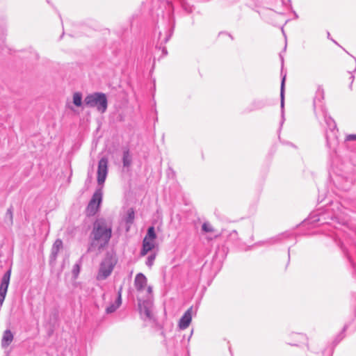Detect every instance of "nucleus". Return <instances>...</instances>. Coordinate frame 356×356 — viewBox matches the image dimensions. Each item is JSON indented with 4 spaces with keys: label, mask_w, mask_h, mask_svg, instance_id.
<instances>
[{
    "label": "nucleus",
    "mask_w": 356,
    "mask_h": 356,
    "mask_svg": "<svg viewBox=\"0 0 356 356\" xmlns=\"http://www.w3.org/2000/svg\"><path fill=\"white\" fill-rule=\"evenodd\" d=\"M73 103L76 106L82 105V95L81 92H76L73 95Z\"/></svg>",
    "instance_id": "f3484780"
},
{
    "label": "nucleus",
    "mask_w": 356,
    "mask_h": 356,
    "mask_svg": "<svg viewBox=\"0 0 356 356\" xmlns=\"http://www.w3.org/2000/svg\"><path fill=\"white\" fill-rule=\"evenodd\" d=\"M84 104L90 108H96L103 113L107 109L108 101L106 96L102 92H94L88 95L84 99Z\"/></svg>",
    "instance_id": "20e7f679"
},
{
    "label": "nucleus",
    "mask_w": 356,
    "mask_h": 356,
    "mask_svg": "<svg viewBox=\"0 0 356 356\" xmlns=\"http://www.w3.org/2000/svg\"><path fill=\"white\" fill-rule=\"evenodd\" d=\"M265 104L262 100H255L252 102V109H261L264 107Z\"/></svg>",
    "instance_id": "6ab92c4d"
},
{
    "label": "nucleus",
    "mask_w": 356,
    "mask_h": 356,
    "mask_svg": "<svg viewBox=\"0 0 356 356\" xmlns=\"http://www.w3.org/2000/svg\"><path fill=\"white\" fill-rule=\"evenodd\" d=\"M122 162H123V165L124 167H128L130 165V164L131 163V156L129 154V150L124 151Z\"/></svg>",
    "instance_id": "2eb2a0df"
},
{
    "label": "nucleus",
    "mask_w": 356,
    "mask_h": 356,
    "mask_svg": "<svg viewBox=\"0 0 356 356\" xmlns=\"http://www.w3.org/2000/svg\"><path fill=\"white\" fill-rule=\"evenodd\" d=\"M154 248V241L148 239V238H144L143 241V247L140 251V255L145 256L148 252L151 251Z\"/></svg>",
    "instance_id": "9b49d317"
},
{
    "label": "nucleus",
    "mask_w": 356,
    "mask_h": 356,
    "mask_svg": "<svg viewBox=\"0 0 356 356\" xmlns=\"http://www.w3.org/2000/svg\"><path fill=\"white\" fill-rule=\"evenodd\" d=\"M147 278L143 273H138L134 280V285L136 290L138 291H143L147 285Z\"/></svg>",
    "instance_id": "1a4fd4ad"
},
{
    "label": "nucleus",
    "mask_w": 356,
    "mask_h": 356,
    "mask_svg": "<svg viewBox=\"0 0 356 356\" xmlns=\"http://www.w3.org/2000/svg\"><path fill=\"white\" fill-rule=\"evenodd\" d=\"M135 217L134 211L133 209H129L127 211V214L125 218V222L127 225H130L133 223Z\"/></svg>",
    "instance_id": "4468645a"
},
{
    "label": "nucleus",
    "mask_w": 356,
    "mask_h": 356,
    "mask_svg": "<svg viewBox=\"0 0 356 356\" xmlns=\"http://www.w3.org/2000/svg\"><path fill=\"white\" fill-rule=\"evenodd\" d=\"M356 140V134H350L347 136L346 140Z\"/></svg>",
    "instance_id": "393cba45"
},
{
    "label": "nucleus",
    "mask_w": 356,
    "mask_h": 356,
    "mask_svg": "<svg viewBox=\"0 0 356 356\" xmlns=\"http://www.w3.org/2000/svg\"><path fill=\"white\" fill-rule=\"evenodd\" d=\"M122 286H120L119 290L118 291V298L114 303H111L109 306H108L106 309V314H112L115 312L118 308L122 304Z\"/></svg>",
    "instance_id": "6e6552de"
},
{
    "label": "nucleus",
    "mask_w": 356,
    "mask_h": 356,
    "mask_svg": "<svg viewBox=\"0 0 356 356\" xmlns=\"http://www.w3.org/2000/svg\"><path fill=\"white\" fill-rule=\"evenodd\" d=\"M11 268H9L3 275L0 284V306L3 305L5 300L8 288L10 283Z\"/></svg>",
    "instance_id": "423d86ee"
},
{
    "label": "nucleus",
    "mask_w": 356,
    "mask_h": 356,
    "mask_svg": "<svg viewBox=\"0 0 356 356\" xmlns=\"http://www.w3.org/2000/svg\"><path fill=\"white\" fill-rule=\"evenodd\" d=\"M170 36H171V34H170L167 38H165V42H167L168 41V40L170 39Z\"/></svg>",
    "instance_id": "c756f323"
},
{
    "label": "nucleus",
    "mask_w": 356,
    "mask_h": 356,
    "mask_svg": "<svg viewBox=\"0 0 356 356\" xmlns=\"http://www.w3.org/2000/svg\"><path fill=\"white\" fill-rule=\"evenodd\" d=\"M325 91L322 86H318L313 99V109L316 117L319 119L323 118L327 127V130L325 133V138L327 145L329 148L335 149L338 144L337 133V125L334 120L329 115H327V109L324 102Z\"/></svg>",
    "instance_id": "f257e3e1"
},
{
    "label": "nucleus",
    "mask_w": 356,
    "mask_h": 356,
    "mask_svg": "<svg viewBox=\"0 0 356 356\" xmlns=\"http://www.w3.org/2000/svg\"><path fill=\"white\" fill-rule=\"evenodd\" d=\"M283 62H284V59H283V58H282V63H283Z\"/></svg>",
    "instance_id": "473e14b6"
},
{
    "label": "nucleus",
    "mask_w": 356,
    "mask_h": 356,
    "mask_svg": "<svg viewBox=\"0 0 356 356\" xmlns=\"http://www.w3.org/2000/svg\"><path fill=\"white\" fill-rule=\"evenodd\" d=\"M285 79L286 75L282 77L280 86V106L282 119H284Z\"/></svg>",
    "instance_id": "ddd939ff"
},
{
    "label": "nucleus",
    "mask_w": 356,
    "mask_h": 356,
    "mask_svg": "<svg viewBox=\"0 0 356 356\" xmlns=\"http://www.w3.org/2000/svg\"><path fill=\"white\" fill-rule=\"evenodd\" d=\"M151 302L147 300L143 301L142 302L139 301L138 302L140 313L144 314L148 318H151Z\"/></svg>",
    "instance_id": "9d476101"
},
{
    "label": "nucleus",
    "mask_w": 356,
    "mask_h": 356,
    "mask_svg": "<svg viewBox=\"0 0 356 356\" xmlns=\"http://www.w3.org/2000/svg\"><path fill=\"white\" fill-rule=\"evenodd\" d=\"M113 267L114 266L110 259L104 260L100 264L97 280H106L111 274Z\"/></svg>",
    "instance_id": "39448f33"
},
{
    "label": "nucleus",
    "mask_w": 356,
    "mask_h": 356,
    "mask_svg": "<svg viewBox=\"0 0 356 356\" xmlns=\"http://www.w3.org/2000/svg\"><path fill=\"white\" fill-rule=\"evenodd\" d=\"M14 335H3L1 341V346L3 348H7L13 341Z\"/></svg>",
    "instance_id": "dca6fc26"
},
{
    "label": "nucleus",
    "mask_w": 356,
    "mask_h": 356,
    "mask_svg": "<svg viewBox=\"0 0 356 356\" xmlns=\"http://www.w3.org/2000/svg\"><path fill=\"white\" fill-rule=\"evenodd\" d=\"M350 78L352 79V81H353V79H354V76H351V77H350Z\"/></svg>",
    "instance_id": "2f4dec72"
},
{
    "label": "nucleus",
    "mask_w": 356,
    "mask_h": 356,
    "mask_svg": "<svg viewBox=\"0 0 356 356\" xmlns=\"http://www.w3.org/2000/svg\"><path fill=\"white\" fill-rule=\"evenodd\" d=\"M92 241L88 251H92L95 247L98 250L104 248L112 236L111 224L104 218L97 219L93 225L91 232Z\"/></svg>",
    "instance_id": "7ed1b4c3"
},
{
    "label": "nucleus",
    "mask_w": 356,
    "mask_h": 356,
    "mask_svg": "<svg viewBox=\"0 0 356 356\" xmlns=\"http://www.w3.org/2000/svg\"><path fill=\"white\" fill-rule=\"evenodd\" d=\"M284 235H285V234H283L282 236H277V237H276V238H271V239H270V240L268 241V243L269 244H274V243H277L278 241L281 240V237H282V236H284Z\"/></svg>",
    "instance_id": "5701e85b"
},
{
    "label": "nucleus",
    "mask_w": 356,
    "mask_h": 356,
    "mask_svg": "<svg viewBox=\"0 0 356 356\" xmlns=\"http://www.w3.org/2000/svg\"><path fill=\"white\" fill-rule=\"evenodd\" d=\"M79 270H80L79 265V264H75L74 266L73 270H72V273L74 275V276H77V275L79 273Z\"/></svg>",
    "instance_id": "b1692460"
},
{
    "label": "nucleus",
    "mask_w": 356,
    "mask_h": 356,
    "mask_svg": "<svg viewBox=\"0 0 356 356\" xmlns=\"http://www.w3.org/2000/svg\"><path fill=\"white\" fill-rule=\"evenodd\" d=\"M229 236L230 237H233L234 238H236L237 236H238V233L236 230H233L230 234H229Z\"/></svg>",
    "instance_id": "a878e982"
},
{
    "label": "nucleus",
    "mask_w": 356,
    "mask_h": 356,
    "mask_svg": "<svg viewBox=\"0 0 356 356\" xmlns=\"http://www.w3.org/2000/svg\"><path fill=\"white\" fill-rule=\"evenodd\" d=\"M347 257L350 261V262L352 264V266H353V268H355V264L353 263V261H352V259H350V256L348 254H347Z\"/></svg>",
    "instance_id": "bb28decb"
},
{
    "label": "nucleus",
    "mask_w": 356,
    "mask_h": 356,
    "mask_svg": "<svg viewBox=\"0 0 356 356\" xmlns=\"http://www.w3.org/2000/svg\"><path fill=\"white\" fill-rule=\"evenodd\" d=\"M330 33L328 32V33H327V38H330Z\"/></svg>",
    "instance_id": "7c9ffc66"
},
{
    "label": "nucleus",
    "mask_w": 356,
    "mask_h": 356,
    "mask_svg": "<svg viewBox=\"0 0 356 356\" xmlns=\"http://www.w3.org/2000/svg\"><path fill=\"white\" fill-rule=\"evenodd\" d=\"M202 229L206 233L213 232L214 231L213 227L209 222H204L202 226Z\"/></svg>",
    "instance_id": "aec40b11"
},
{
    "label": "nucleus",
    "mask_w": 356,
    "mask_h": 356,
    "mask_svg": "<svg viewBox=\"0 0 356 356\" xmlns=\"http://www.w3.org/2000/svg\"><path fill=\"white\" fill-rule=\"evenodd\" d=\"M3 334H12L10 330H6L3 332Z\"/></svg>",
    "instance_id": "c85d7f7f"
},
{
    "label": "nucleus",
    "mask_w": 356,
    "mask_h": 356,
    "mask_svg": "<svg viewBox=\"0 0 356 356\" xmlns=\"http://www.w3.org/2000/svg\"><path fill=\"white\" fill-rule=\"evenodd\" d=\"M63 248V241L60 239H56L53 244L51 252V259L56 260L58 253Z\"/></svg>",
    "instance_id": "f8f14e48"
},
{
    "label": "nucleus",
    "mask_w": 356,
    "mask_h": 356,
    "mask_svg": "<svg viewBox=\"0 0 356 356\" xmlns=\"http://www.w3.org/2000/svg\"><path fill=\"white\" fill-rule=\"evenodd\" d=\"M192 310L193 307H190L184 314L179 321V327L180 330H184L190 325L192 319Z\"/></svg>",
    "instance_id": "0eeeda50"
},
{
    "label": "nucleus",
    "mask_w": 356,
    "mask_h": 356,
    "mask_svg": "<svg viewBox=\"0 0 356 356\" xmlns=\"http://www.w3.org/2000/svg\"><path fill=\"white\" fill-rule=\"evenodd\" d=\"M155 258H156L155 254H151V255L148 256L147 261H146V265L149 267H151L154 264Z\"/></svg>",
    "instance_id": "412c9836"
},
{
    "label": "nucleus",
    "mask_w": 356,
    "mask_h": 356,
    "mask_svg": "<svg viewBox=\"0 0 356 356\" xmlns=\"http://www.w3.org/2000/svg\"><path fill=\"white\" fill-rule=\"evenodd\" d=\"M152 286H148L147 287V293L150 294V293H152Z\"/></svg>",
    "instance_id": "cd10ccee"
},
{
    "label": "nucleus",
    "mask_w": 356,
    "mask_h": 356,
    "mask_svg": "<svg viewBox=\"0 0 356 356\" xmlns=\"http://www.w3.org/2000/svg\"><path fill=\"white\" fill-rule=\"evenodd\" d=\"M145 238H148V239L155 240L156 238V234L155 233V229L153 226L149 227L147 229V232Z\"/></svg>",
    "instance_id": "a211bd4d"
},
{
    "label": "nucleus",
    "mask_w": 356,
    "mask_h": 356,
    "mask_svg": "<svg viewBox=\"0 0 356 356\" xmlns=\"http://www.w3.org/2000/svg\"><path fill=\"white\" fill-rule=\"evenodd\" d=\"M6 217H8L10 221V223H13V207H10L6 211Z\"/></svg>",
    "instance_id": "4be33fe9"
},
{
    "label": "nucleus",
    "mask_w": 356,
    "mask_h": 356,
    "mask_svg": "<svg viewBox=\"0 0 356 356\" xmlns=\"http://www.w3.org/2000/svg\"><path fill=\"white\" fill-rule=\"evenodd\" d=\"M107 174L108 159L106 157H102L99 161L97 168V183L99 187L95 190L86 208L87 214L88 216H94L99 208V206L102 202L103 184L106 180Z\"/></svg>",
    "instance_id": "f03ea898"
}]
</instances>
